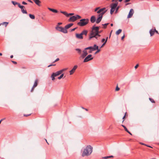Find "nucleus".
<instances>
[{"mask_svg": "<svg viewBox=\"0 0 159 159\" xmlns=\"http://www.w3.org/2000/svg\"><path fill=\"white\" fill-rule=\"evenodd\" d=\"M99 29V27L95 26L94 25L92 27V30L89 36V40H90L93 38H95L97 39H98V38L101 36V35L98 34V30Z\"/></svg>", "mask_w": 159, "mask_h": 159, "instance_id": "f257e3e1", "label": "nucleus"}, {"mask_svg": "<svg viewBox=\"0 0 159 159\" xmlns=\"http://www.w3.org/2000/svg\"><path fill=\"white\" fill-rule=\"evenodd\" d=\"M93 148L90 145L87 146L83 150L82 156L84 157L90 155L92 152Z\"/></svg>", "mask_w": 159, "mask_h": 159, "instance_id": "f03ea898", "label": "nucleus"}, {"mask_svg": "<svg viewBox=\"0 0 159 159\" xmlns=\"http://www.w3.org/2000/svg\"><path fill=\"white\" fill-rule=\"evenodd\" d=\"M89 49L93 51L95 50V49L93 48L92 46L89 47L85 48L84 50L82 51L83 53L80 55V57L82 59L84 58L87 55L88 53L87 51V50Z\"/></svg>", "mask_w": 159, "mask_h": 159, "instance_id": "7ed1b4c3", "label": "nucleus"}, {"mask_svg": "<svg viewBox=\"0 0 159 159\" xmlns=\"http://www.w3.org/2000/svg\"><path fill=\"white\" fill-rule=\"evenodd\" d=\"M67 68H65L61 70L57 71L55 73H53L52 74L51 76V78H52V80H54L55 79V77L59 75H60L61 74L64 72V71L67 70Z\"/></svg>", "mask_w": 159, "mask_h": 159, "instance_id": "20e7f679", "label": "nucleus"}, {"mask_svg": "<svg viewBox=\"0 0 159 159\" xmlns=\"http://www.w3.org/2000/svg\"><path fill=\"white\" fill-rule=\"evenodd\" d=\"M89 21V20L88 19H82L77 23V25L80 26H83L87 24Z\"/></svg>", "mask_w": 159, "mask_h": 159, "instance_id": "39448f33", "label": "nucleus"}, {"mask_svg": "<svg viewBox=\"0 0 159 159\" xmlns=\"http://www.w3.org/2000/svg\"><path fill=\"white\" fill-rule=\"evenodd\" d=\"M81 17L79 15H76L71 17L68 20L69 21L74 22L78 19H80Z\"/></svg>", "mask_w": 159, "mask_h": 159, "instance_id": "423d86ee", "label": "nucleus"}, {"mask_svg": "<svg viewBox=\"0 0 159 159\" xmlns=\"http://www.w3.org/2000/svg\"><path fill=\"white\" fill-rule=\"evenodd\" d=\"M107 11V10H106V8L104 7L102 8H101L98 10L97 12V13L99 14V15L102 14V16H103Z\"/></svg>", "mask_w": 159, "mask_h": 159, "instance_id": "0eeeda50", "label": "nucleus"}, {"mask_svg": "<svg viewBox=\"0 0 159 159\" xmlns=\"http://www.w3.org/2000/svg\"><path fill=\"white\" fill-rule=\"evenodd\" d=\"M92 55L91 54L89 55L87 57H85L84 60L83 62H86L93 59V58L92 57Z\"/></svg>", "mask_w": 159, "mask_h": 159, "instance_id": "6e6552de", "label": "nucleus"}, {"mask_svg": "<svg viewBox=\"0 0 159 159\" xmlns=\"http://www.w3.org/2000/svg\"><path fill=\"white\" fill-rule=\"evenodd\" d=\"M78 66L76 65H75L72 69L70 71V75H72L75 71L76 69L77 68Z\"/></svg>", "mask_w": 159, "mask_h": 159, "instance_id": "1a4fd4ad", "label": "nucleus"}, {"mask_svg": "<svg viewBox=\"0 0 159 159\" xmlns=\"http://www.w3.org/2000/svg\"><path fill=\"white\" fill-rule=\"evenodd\" d=\"M134 13V11L133 9H131L130 10L129 14L127 16V18H129L131 17Z\"/></svg>", "mask_w": 159, "mask_h": 159, "instance_id": "9d476101", "label": "nucleus"}, {"mask_svg": "<svg viewBox=\"0 0 159 159\" xmlns=\"http://www.w3.org/2000/svg\"><path fill=\"white\" fill-rule=\"evenodd\" d=\"M19 7L21 8L22 12L23 14H27V12L26 10L24 9V7L23 6H21L20 4L19 5Z\"/></svg>", "mask_w": 159, "mask_h": 159, "instance_id": "9b49d317", "label": "nucleus"}, {"mask_svg": "<svg viewBox=\"0 0 159 159\" xmlns=\"http://www.w3.org/2000/svg\"><path fill=\"white\" fill-rule=\"evenodd\" d=\"M102 16H102V15H99V14L98 15V17L96 21V22L98 24L101 21V20L102 19Z\"/></svg>", "mask_w": 159, "mask_h": 159, "instance_id": "f8f14e48", "label": "nucleus"}, {"mask_svg": "<svg viewBox=\"0 0 159 159\" xmlns=\"http://www.w3.org/2000/svg\"><path fill=\"white\" fill-rule=\"evenodd\" d=\"M75 37L76 38L80 39H83V36L81 33L80 34H75Z\"/></svg>", "mask_w": 159, "mask_h": 159, "instance_id": "ddd939ff", "label": "nucleus"}, {"mask_svg": "<svg viewBox=\"0 0 159 159\" xmlns=\"http://www.w3.org/2000/svg\"><path fill=\"white\" fill-rule=\"evenodd\" d=\"M96 18L94 16H92L90 18V21L91 23H93L96 21Z\"/></svg>", "mask_w": 159, "mask_h": 159, "instance_id": "4468645a", "label": "nucleus"}, {"mask_svg": "<svg viewBox=\"0 0 159 159\" xmlns=\"http://www.w3.org/2000/svg\"><path fill=\"white\" fill-rule=\"evenodd\" d=\"M118 4V3L117 2L114 3H112L111 5V7L116 9V8L117 7Z\"/></svg>", "mask_w": 159, "mask_h": 159, "instance_id": "2eb2a0df", "label": "nucleus"}, {"mask_svg": "<svg viewBox=\"0 0 159 159\" xmlns=\"http://www.w3.org/2000/svg\"><path fill=\"white\" fill-rule=\"evenodd\" d=\"M155 32V30L154 29H152L150 30L149 33L150 34L151 36H152L154 34Z\"/></svg>", "mask_w": 159, "mask_h": 159, "instance_id": "dca6fc26", "label": "nucleus"}, {"mask_svg": "<svg viewBox=\"0 0 159 159\" xmlns=\"http://www.w3.org/2000/svg\"><path fill=\"white\" fill-rule=\"evenodd\" d=\"M73 23H70L69 24L65 26V28L67 29L69 28L71 26L73 25Z\"/></svg>", "mask_w": 159, "mask_h": 159, "instance_id": "f3484780", "label": "nucleus"}, {"mask_svg": "<svg viewBox=\"0 0 159 159\" xmlns=\"http://www.w3.org/2000/svg\"><path fill=\"white\" fill-rule=\"evenodd\" d=\"M61 32L64 33H67L66 29L65 27V28L62 27Z\"/></svg>", "mask_w": 159, "mask_h": 159, "instance_id": "a211bd4d", "label": "nucleus"}, {"mask_svg": "<svg viewBox=\"0 0 159 159\" xmlns=\"http://www.w3.org/2000/svg\"><path fill=\"white\" fill-rule=\"evenodd\" d=\"M48 9L50 11L54 12V13H57L58 12V11L55 9H52L50 8H48Z\"/></svg>", "mask_w": 159, "mask_h": 159, "instance_id": "6ab92c4d", "label": "nucleus"}, {"mask_svg": "<svg viewBox=\"0 0 159 159\" xmlns=\"http://www.w3.org/2000/svg\"><path fill=\"white\" fill-rule=\"evenodd\" d=\"M62 27H61L59 26L58 25H57L56 27V29L57 30L61 32Z\"/></svg>", "mask_w": 159, "mask_h": 159, "instance_id": "aec40b11", "label": "nucleus"}, {"mask_svg": "<svg viewBox=\"0 0 159 159\" xmlns=\"http://www.w3.org/2000/svg\"><path fill=\"white\" fill-rule=\"evenodd\" d=\"M88 33V31L86 30H83L81 33L82 34V35H86Z\"/></svg>", "mask_w": 159, "mask_h": 159, "instance_id": "412c9836", "label": "nucleus"}, {"mask_svg": "<svg viewBox=\"0 0 159 159\" xmlns=\"http://www.w3.org/2000/svg\"><path fill=\"white\" fill-rule=\"evenodd\" d=\"M35 3L38 5L40 6L39 4L41 3L39 0H33Z\"/></svg>", "mask_w": 159, "mask_h": 159, "instance_id": "4be33fe9", "label": "nucleus"}, {"mask_svg": "<svg viewBox=\"0 0 159 159\" xmlns=\"http://www.w3.org/2000/svg\"><path fill=\"white\" fill-rule=\"evenodd\" d=\"M38 80H36L35 81V82L34 83V85L33 86V87H36L38 85Z\"/></svg>", "mask_w": 159, "mask_h": 159, "instance_id": "5701e85b", "label": "nucleus"}, {"mask_svg": "<svg viewBox=\"0 0 159 159\" xmlns=\"http://www.w3.org/2000/svg\"><path fill=\"white\" fill-rule=\"evenodd\" d=\"M75 50L77 51L78 53L79 54H80L81 53V50L79 49V48H76L75 49Z\"/></svg>", "mask_w": 159, "mask_h": 159, "instance_id": "b1692460", "label": "nucleus"}, {"mask_svg": "<svg viewBox=\"0 0 159 159\" xmlns=\"http://www.w3.org/2000/svg\"><path fill=\"white\" fill-rule=\"evenodd\" d=\"M60 12L65 15L66 16L68 17V14L66 11H61Z\"/></svg>", "mask_w": 159, "mask_h": 159, "instance_id": "393cba45", "label": "nucleus"}, {"mask_svg": "<svg viewBox=\"0 0 159 159\" xmlns=\"http://www.w3.org/2000/svg\"><path fill=\"white\" fill-rule=\"evenodd\" d=\"M122 31V30L121 29L118 30L116 32V34L117 35H118L119 34H120Z\"/></svg>", "mask_w": 159, "mask_h": 159, "instance_id": "a878e982", "label": "nucleus"}, {"mask_svg": "<svg viewBox=\"0 0 159 159\" xmlns=\"http://www.w3.org/2000/svg\"><path fill=\"white\" fill-rule=\"evenodd\" d=\"M8 23H9L8 22H4L0 24V25H5V26L6 27L7 26V24H8Z\"/></svg>", "mask_w": 159, "mask_h": 159, "instance_id": "bb28decb", "label": "nucleus"}, {"mask_svg": "<svg viewBox=\"0 0 159 159\" xmlns=\"http://www.w3.org/2000/svg\"><path fill=\"white\" fill-rule=\"evenodd\" d=\"M11 2L14 5H18V7H19V4H20L19 3H18L16 2H14L13 1H11Z\"/></svg>", "mask_w": 159, "mask_h": 159, "instance_id": "cd10ccee", "label": "nucleus"}, {"mask_svg": "<svg viewBox=\"0 0 159 159\" xmlns=\"http://www.w3.org/2000/svg\"><path fill=\"white\" fill-rule=\"evenodd\" d=\"M115 10V9L111 7V9L110 11V13L111 14H112L113 12H114Z\"/></svg>", "mask_w": 159, "mask_h": 159, "instance_id": "c85d7f7f", "label": "nucleus"}, {"mask_svg": "<svg viewBox=\"0 0 159 159\" xmlns=\"http://www.w3.org/2000/svg\"><path fill=\"white\" fill-rule=\"evenodd\" d=\"M29 15L30 18L31 19H35V16L34 15L30 14Z\"/></svg>", "mask_w": 159, "mask_h": 159, "instance_id": "c756f323", "label": "nucleus"}, {"mask_svg": "<svg viewBox=\"0 0 159 159\" xmlns=\"http://www.w3.org/2000/svg\"><path fill=\"white\" fill-rule=\"evenodd\" d=\"M109 24V23H107L105 24H102V25L103 26V27L104 28H106L107 27V26Z\"/></svg>", "mask_w": 159, "mask_h": 159, "instance_id": "7c9ffc66", "label": "nucleus"}, {"mask_svg": "<svg viewBox=\"0 0 159 159\" xmlns=\"http://www.w3.org/2000/svg\"><path fill=\"white\" fill-rule=\"evenodd\" d=\"M64 74H61V75L58 77V79L59 80L61 79L64 76Z\"/></svg>", "mask_w": 159, "mask_h": 159, "instance_id": "2f4dec72", "label": "nucleus"}, {"mask_svg": "<svg viewBox=\"0 0 159 159\" xmlns=\"http://www.w3.org/2000/svg\"><path fill=\"white\" fill-rule=\"evenodd\" d=\"M93 48H94L95 49V50H96L97 49H98V46H97L96 44H94L93 45Z\"/></svg>", "mask_w": 159, "mask_h": 159, "instance_id": "473e14b6", "label": "nucleus"}, {"mask_svg": "<svg viewBox=\"0 0 159 159\" xmlns=\"http://www.w3.org/2000/svg\"><path fill=\"white\" fill-rule=\"evenodd\" d=\"M121 126L124 127V129L125 131H126V132L127 131H128V130L127 129V128L125 126H124L123 125H121Z\"/></svg>", "mask_w": 159, "mask_h": 159, "instance_id": "72a5a7b5", "label": "nucleus"}, {"mask_svg": "<svg viewBox=\"0 0 159 159\" xmlns=\"http://www.w3.org/2000/svg\"><path fill=\"white\" fill-rule=\"evenodd\" d=\"M149 100H150V101L152 102V103H155V101L153 100V99L151 98H149Z\"/></svg>", "mask_w": 159, "mask_h": 159, "instance_id": "f704fd0d", "label": "nucleus"}, {"mask_svg": "<svg viewBox=\"0 0 159 159\" xmlns=\"http://www.w3.org/2000/svg\"><path fill=\"white\" fill-rule=\"evenodd\" d=\"M97 51L95 52V54H96L98 53L100 51V50L98 48V49H97Z\"/></svg>", "mask_w": 159, "mask_h": 159, "instance_id": "c9c22d12", "label": "nucleus"}, {"mask_svg": "<svg viewBox=\"0 0 159 159\" xmlns=\"http://www.w3.org/2000/svg\"><path fill=\"white\" fill-rule=\"evenodd\" d=\"M99 7H97V8H96L95 9V10H94V11H98V9H99Z\"/></svg>", "mask_w": 159, "mask_h": 159, "instance_id": "e433bc0d", "label": "nucleus"}, {"mask_svg": "<svg viewBox=\"0 0 159 159\" xmlns=\"http://www.w3.org/2000/svg\"><path fill=\"white\" fill-rule=\"evenodd\" d=\"M14 64H17V62L14 61H11Z\"/></svg>", "mask_w": 159, "mask_h": 159, "instance_id": "4c0bfd02", "label": "nucleus"}, {"mask_svg": "<svg viewBox=\"0 0 159 159\" xmlns=\"http://www.w3.org/2000/svg\"><path fill=\"white\" fill-rule=\"evenodd\" d=\"M119 7H117L116 8V13H117V11L119 9Z\"/></svg>", "mask_w": 159, "mask_h": 159, "instance_id": "58836bf2", "label": "nucleus"}, {"mask_svg": "<svg viewBox=\"0 0 159 159\" xmlns=\"http://www.w3.org/2000/svg\"><path fill=\"white\" fill-rule=\"evenodd\" d=\"M31 114H28V115H25V114H24V116L27 117V116H29L30 115H31Z\"/></svg>", "mask_w": 159, "mask_h": 159, "instance_id": "ea45409f", "label": "nucleus"}, {"mask_svg": "<svg viewBox=\"0 0 159 159\" xmlns=\"http://www.w3.org/2000/svg\"><path fill=\"white\" fill-rule=\"evenodd\" d=\"M74 14L73 13H70L68 14V16H72Z\"/></svg>", "mask_w": 159, "mask_h": 159, "instance_id": "a19ab883", "label": "nucleus"}, {"mask_svg": "<svg viewBox=\"0 0 159 159\" xmlns=\"http://www.w3.org/2000/svg\"><path fill=\"white\" fill-rule=\"evenodd\" d=\"M120 89V88H118V87H117L116 88V91H119Z\"/></svg>", "mask_w": 159, "mask_h": 159, "instance_id": "79ce46f5", "label": "nucleus"}, {"mask_svg": "<svg viewBox=\"0 0 159 159\" xmlns=\"http://www.w3.org/2000/svg\"><path fill=\"white\" fill-rule=\"evenodd\" d=\"M103 158L104 159H107L108 158H109V157H108V156H106V157H103Z\"/></svg>", "mask_w": 159, "mask_h": 159, "instance_id": "37998d69", "label": "nucleus"}, {"mask_svg": "<svg viewBox=\"0 0 159 159\" xmlns=\"http://www.w3.org/2000/svg\"><path fill=\"white\" fill-rule=\"evenodd\" d=\"M106 43L104 42V43L102 44V45L101 46L100 48H102L106 44Z\"/></svg>", "mask_w": 159, "mask_h": 159, "instance_id": "c03bdc74", "label": "nucleus"}, {"mask_svg": "<svg viewBox=\"0 0 159 159\" xmlns=\"http://www.w3.org/2000/svg\"><path fill=\"white\" fill-rule=\"evenodd\" d=\"M140 144H141L142 145H145L148 147H151L150 146H147V145H146V144H144L143 143H140Z\"/></svg>", "mask_w": 159, "mask_h": 159, "instance_id": "a18cd8bd", "label": "nucleus"}, {"mask_svg": "<svg viewBox=\"0 0 159 159\" xmlns=\"http://www.w3.org/2000/svg\"><path fill=\"white\" fill-rule=\"evenodd\" d=\"M139 66V65L138 64H137L134 67V68L135 69H137L138 67Z\"/></svg>", "mask_w": 159, "mask_h": 159, "instance_id": "49530a36", "label": "nucleus"}, {"mask_svg": "<svg viewBox=\"0 0 159 159\" xmlns=\"http://www.w3.org/2000/svg\"><path fill=\"white\" fill-rule=\"evenodd\" d=\"M59 60V58H57L54 61V62H56L57 61H58Z\"/></svg>", "mask_w": 159, "mask_h": 159, "instance_id": "de8ad7c7", "label": "nucleus"}, {"mask_svg": "<svg viewBox=\"0 0 159 159\" xmlns=\"http://www.w3.org/2000/svg\"><path fill=\"white\" fill-rule=\"evenodd\" d=\"M22 4H24V5H26L27 4V3L23 1L22 2Z\"/></svg>", "mask_w": 159, "mask_h": 159, "instance_id": "09e8293b", "label": "nucleus"}, {"mask_svg": "<svg viewBox=\"0 0 159 159\" xmlns=\"http://www.w3.org/2000/svg\"><path fill=\"white\" fill-rule=\"evenodd\" d=\"M105 40L104 39H102L101 40L102 42H103L104 41L105 42Z\"/></svg>", "mask_w": 159, "mask_h": 159, "instance_id": "8fccbe9b", "label": "nucleus"}, {"mask_svg": "<svg viewBox=\"0 0 159 159\" xmlns=\"http://www.w3.org/2000/svg\"><path fill=\"white\" fill-rule=\"evenodd\" d=\"M55 65V64H51V65H49L48 66V67H50L51 66H54Z\"/></svg>", "mask_w": 159, "mask_h": 159, "instance_id": "3c124183", "label": "nucleus"}, {"mask_svg": "<svg viewBox=\"0 0 159 159\" xmlns=\"http://www.w3.org/2000/svg\"><path fill=\"white\" fill-rule=\"evenodd\" d=\"M108 39V37H107L106 38V39L105 40V42L106 43V42H107V39Z\"/></svg>", "mask_w": 159, "mask_h": 159, "instance_id": "603ef678", "label": "nucleus"}, {"mask_svg": "<svg viewBox=\"0 0 159 159\" xmlns=\"http://www.w3.org/2000/svg\"><path fill=\"white\" fill-rule=\"evenodd\" d=\"M76 29V28H75L73 29H71V31H74Z\"/></svg>", "mask_w": 159, "mask_h": 159, "instance_id": "864d4df0", "label": "nucleus"}, {"mask_svg": "<svg viewBox=\"0 0 159 159\" xmlns=\"http://www.w3.org/2000/svg\"><path fill=\"white\" fill-rule=\"evenodd\" d=\"M34 87L33 86L32 88V89L31 90V92H32L33 91V90H34Z\"/></svg>", "mask_w": 159, "mask_h": 159, "instance_id": "5fc2aeb1", "label": "nucleus"}, {"mask_svg": "<svg viewBox=\"0 0 159 159\" xmlns=\"http://www.w3.org/2000/svg\"><path fill=\"white\" fill-rule=\"evenodd\" d=\"M62 23L61 22H59L58 23V25H58L59 26V25H60L62 24Z\"/></svg>", "mask_w": 159, "mask_h": 159, "instance_id": "6e6d98bb", "label": "nucleus"}, {"mask_svg": "<svg viewBox=\"0 0 159 159\" xmlns=\"http://www.w3.org/2000/svg\"><path fill=\"white\" fill-rule=\"evenodd\" d=\"M154 29L155 30V32L157 34H158V31L156 30L155 28Z\"/></svg>", "mask_w": 159, "mask_h": 159, "instance_id": "4d7b16f0", "label": "nucleus"}, {"mask_svg": "<svg viewBox=\"0 0 159 159\" xmlns=\"http://www.w3.org/2000/svg\"><path fill=\"white\" fill-rule=\"evenodd\" d=\"M125 37V35H124L123 36L121 37V40H123Z\"/></svg>", "mask_w": 159, "mask_h": 159, "instance_id": "13d9d810", "label": "nucleus"}, {"mask_svg": "<svg viewBox=\"0 0 159 159\" xmlns=\"http://www.w3.org/2000/svg\"><path fill=\"white\" fill-rule=\"evenodd\" d=\"M102 32V30H100L99 31V30H98V34L101 33Z\"/></svg>", "mask_w": 159, "mask_h": 159, "instance_id": "bf43d9fd", "label": "nucleus"}, {"mask_svg": "<svg viewBox=\"0 0 159 159\" xmlns=\"http://www.w3.org/2000/svg\"><path fill=\"white\" fill-rule=\"evenodd\" d=\"M28 1L30 2L33 3L32 1H31V0H28Z\"/></svg>", "mask_w": 159, "mask_h": 159, "instance_id": "052dcab7", "label": "nucleus"}, {"mask_svg": "<svg viewBox=\"0 0 159 159\" xmlns=\"http://www.w3.org/2000/svg\"><path fill=\"white\" fill-rule=\"evenodd\" d=\"M127 132L128 133H129L130 135H132L131 133L128 130V131H127Z\"/></svg>", "mask_w": 159, "mask_h": 159, "instance_id": "680f3d73", "label": "nucleus"}, {"mask_svg": "<svg viewBox=\"0 0 159 159\" xmlns=\"http://www.w3.org/2000/svg\"><path fill=\"white\" fill-rule=\"evenodd\" d=\"M109 158H113V156H108Z\"/></svg>", "mask_w": 159, "mask_h": 159, "instance_id": "e2e57ef3", "label": "nucleus"}, {"mask_svg": "<svg viewBox=\"0 0 159 159\" xmlns=\"http://www.w3.org/2000/svg\"><path fill=\"white\" fill-rule=\"evenodd\" d=\"M130 0H125V2H129V1H130Z\"/></svg>", "mask_w": 159, "mask_h": 159, "instance_id": "0e129e2a", "label": "nucleus"}, {"mask_svg": "<svg viewBox=\"0 0 159 159\" xmlns=\"http://www.w3.org/2000/svg\"><path fill=\"white\" fill-rule=\"evenodd\" d=\"M92 52H93V51H92L91 50H89V53H91Z\"/></svg>", "mask_w": 159, "mask_h": 159, "instance_id": "69168bd1", "label": "nucleus"}, {"mask_svg": "<svg viewBox=\"0 0 159 159\" xmlns=\"http://www.w3.org/2000/svg\"><path fill=\"white\" fill-rule=\"evenodd\" d=\"M125 116L123 117V120H124V119H125Z\"/></svg>", "mask_w": 159, "mask_h": 159, "instance_id": "338daca9", "label": "nucleus"}, {"mask_svg": "<svg viewBox=\"0 0 159 159\" xmlns=\"http://www.w3.org/2000/svg\"><path fill=\"white\" fill-rule=\"evenodd\" d=\"M13 55H11V58H12L13 57Z\"/></svg>", "mask_w": 159, "mask_h": 159, "instance_id": "774afa93", "label": "nucleus"}]
</instances>
